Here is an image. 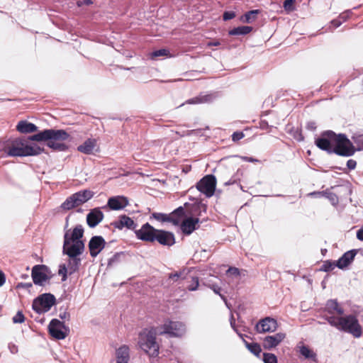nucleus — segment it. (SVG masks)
I'll return each mask as SVG.
<instances>
[{
	"instance_id": "obj_1",
	"label": "nucleus",
	"mask_w": 363,
	"mask_h": 363,
	"mask_svg": "<svg viewBox=\"0 0 363 363\" xmlns=\"http://www.w3.org/2000/svg\"><path fill=\"white\" fill-rule=\"evenodd\" d=\"M71 140L70 135L62 129H45L30 136L16 138L5 147L4 151L9 157H28L38 155L44 148L36 144L30 145V141H46V145L54 151L65 152L69 146L65 143Z\"/></svg>"
},
{
	"instance_id": "obj_2",
	"label": "nucleus",
	"mask_w": 363,
	"mask_h": 363,
	"mask_svg": "<svg viewBox=\"0 0 363 363\" xmlns=\"http://www.w3.org/2000/svg\"><path fill=\"white\" fill-rule=\"evenodd\" d=\"M315 145L328 154L335 153L342 157L352 156L356 150L344 133L336 134L333 130H325L315 140Z\"/></svg>"
},
{
	"instance_id": "obj_3",
	"label": "nucleus",
	"mask_w": 363,
	"mask_h": 363,
	"mask_svg": "<svg viewBox=\"0 0 363 363\" xmlns=\"http://www.w3.org/2000/svg\"><path fill=\"white\" fill-rule=\"evenodd\" d=\"M330 325L335 328L339 331L352 335L355 338H359L362 335V327L357 317L353 314L335 316H321Z\"/></svg>"
},
{
	"instance_id": "obj_4",
	"label": "nucleus",
	"mask_w": 363,
	"mask_h": 363,
	"mask_svg": "<svg viewBox=\"0 0 363 363\" xmlns=\"http://www.w3.org/2000/svg\"><path fill=\"white\" fill-rule=\"evenodd\" d=\"M159 331L155 328H145L139 333L138 345L141 350L150 357H156L159 354V345L156 342V336Z\"/></svg>"
},
{
	"instance_id": "obj_5",
	"label": "nucleus",
	"mask_w": 363,
	"mask_h": 363,
	"mask_svg": "<svg viewBox=\"0 0 363 363\" xmlns=\"http://www.w3.org/2000/svg\"><path fill=\"white\" fill-rule=\"evenodd\" d=\"M84 228L82 225H77L72 233L67 230L64 235V242L62 248L78 247L80 250H84V242L82 240L84 236Z\"/></svg>"
},
{
	"instance_id": "obj_6",
	"label": "nucleus",
	"mask_w": 363,
	"mask_h": 363,
	"mask_svg": "<svg viewBox=\"0 0 363 363\" xmlns=\"http://www.w3.org/2000/svg\"><path fill=\"white\" fill-rule=\"evenodd\" d=\"M55 304V296L50 293H45L34 298L32 308L37 313L42 314L48 312Z\"/></svg>"
},
{
	"instance_id": "obj_7",
	"label": "nucleus",
	"mask_w": 363,
	"mask_h": 363,
	"mask_svg": "<svg viewBox=\"0 0 363 363\" xmlns=\"http://www.w3.org/2000/svg\"><path fill=\"white\" fill-rule=\"evenodd\" d=\"M186 333V325L180 321L167 320L159 330L160 335H167L170 337H181Z\"/></svg>"
},
{
	"instance_id": "obj_8",
	"label": "nucleus",
	"mask_w": 363,
	"mask_h": 363,
	"mask_svg": "<svg viewBox=\"0 0 363 363\" xmlns=\"http://www.w3.org/2000/svg\"><path fill=\"white\" fill-rule=\"evenodd\" d=\"M62 248V253L68 256L67 267L69 269V274L71 275L77 272L81 265L82 259L79 256L84 252V250H80L78 247Z\"/></svg>"
},
{
	"instance_id": "obj_9",
	"label": "nucleus",
	"mask_w": 363,
	"mask_h": 363,
	"mask_svg": "<svg viewBox=\"0 0 363 363\" xmlns=\"http://www.w3.org/2000/svg\"><path fill=\"white\" fill-rule=\"evenodd\" d=\"M50 273V268L45 264H36L33 266L31 271V277L33 284L43 286L45 283L51 278L49 275Z\"/></svg>"
},
{
	"instance_id": "obj_10",
	"label": "nucleus",
	"mask_w": 363,
	"mask_h": 363,
	"mask_svg": "<svg viewBox=\"0 0 363 363\" xmlns=\"http://www.w3.org/2000/svg\"><path fill=\"white\" fill-rule=\"evenodd\" d=\"M196 189L206 197H211L216 187V178L213 174H207L196 184Z\"/></svg>"
},
{
	"instance_id": "obj_11",
	"label": "nucleus",
	"mask_w": 363,
	"mask_h": 363,
	"mask_svg": "<svg viewBox=\"0 0 363 363\" xmlns=\"http://www.w3.org/2000/svg\"><path fill=\"white\" fill-rule=\"evenodd\" d=\"M48 332L50 335L57 340L65 339L69 333V328L65 323L57 318H53L49 323Z\"/></svg>"
},
{
	"instance_id": "obj_12",
	"label": "nucleus",
	"mask_w": 363,
	"mask_h": 363,
	"mask_svg": "<svg viewBox=\"0 0 363 363\" xmlns=\"http://www.w3.org/2000/svg\"><path fill=\"white\" fill-rule=\"evenodd\" d=\"M277 328V320L269 316L260 319L255 325V330L258 333H274Z\"/></svg>"
},
{
	"instance_id": "obj_13",
	"label": "nucleus",
	"mask_w": 363,
	"mask_h": 363,
	"mask_svg": "<svg viewBox=\"0 0 363 363\" xmlns=\"http://www.w3.org/2000/svg\"><path fill=\"white\" fill-rule=\"evenodd\" d=\"M157 229L152 227L149 223L143 224L140 229L135 230L136 238L142 241L155 242Z\"/></svg>"
},
{
	"instance_id": "obj_14",
	"label": "nucleus",
	"mask_w": 363,
	"mask_h": 363,
	"mask_svg": "<svg viewBox=\"0 0 363 363\" xmlns=\"http://www.w3.org/2000/svg\"><path fill=\"white\" fill-rule=\"evenodd\" d=\"M106 242L101 235H94L90 239L88 247L91 257H96L103 249L105 248Z\"/></svg>"
},
{
	"instance_id": "obj_15",
	"label": "nucleus",
	"mask_w": 363,
	"mask_h": 363,
	"mask_svg": "<svg viewBox=\"0 0 363 363\" xmlns=\"http://www.w3.org/2000/svg\"><path fill=\"white\" fill-rule=\"evenodd\" d=\"M184 207L186 211V216L194 218H199L202 212H206L207 209L206 204L201 201H195L194 203L186 202Z\"/></svg>"
},
{
	"instance_id": "obj_16",
	"label": "nucleus",
	"mask_w": 363,
	"mask_h": 363,
	"mask_svg": "<svg viewBox=\"0 0 363 363\" xmlns=\"http://www.w3.org/2000/svg\"><path fill=\"white\" fill-rule=\"evenodd\" d=\"M323 311L326 313L323 315L335 316V314H337L341 316L344 314L345 310L337 299H329L326 301Z\"/></svg>"
},
{
	"instance_id": "obj_17",
	"label": "nucleus",
	"mask_w": 363,
	"mask_h": 363,
	"mask_svg": "<svg viewBox=\"0 0 363 363\" xmlns=\"http://www.w3.org/2000/svg\"><path fill=\"white\" fill-rule=\"evenodd\" d=\"M286 337L284 333H277L273 335H267L263 338L262 347L265 350H270L278 346Z\"/></svg>"
},
{
	"instance_id": "obj_18",
	"label": "nucleus",
	"mask_w": 363,
	"mask_h": 363,
	"mask_svg": "<svg viewBox=\"0 0 363 363\" xmlns=\"http://www.w3.org/2000/svg\"><path fill=\"white\" fill-rule=\"evenodd\" d=\"M129 204L128 199L124 196H114L108 199L106 206L113 211H120Z\"/></svg>"
},
{
	"instance_id": "obj_19",
	"label": "nucleus",
	"mask_w": 363,
	"mask_h": 363,
	"mask_svg": "<svg viewBox=\"0 0 363 363\" xmlns=\"http://www.w3.org/2000/svg\"><path fill=\"white\" fill-rule=\"evenodd\" d=\"M200 223L199 218H194L192 216H187L181 223L180 228L182 232L186 235H191L195 230L198 229Z\"/></svg>"
},
{
	"instance_id": "obj_20",
	"label": "nucleus",
	"mask_w": 363,
	"mask_h": 363,
	"mask_svg": "<svg viewBox=\"0 0 363 363\" xmlns=\"http://www.w3.org/2000/svg\"><path fill=\"white\" fill-rule=\"evenodd\" d=\"M115 228L122 230L126 228L129 230H135L137 227V223L129 216L123 214L118 216V219L111 223Z\"/></svg>"
},
{
	"instance_id": "obj_21",
	"label": "nucleus",
	"mask_w": 363,
	"mask_h": 363,
	"mask_svg": "<svg viewBox=\"0 0 363 363\" xmlns=\"http://www.w3.org/2000/svg\"><path fill=\"white\" fill-rule=\"evenodd\" d=\"M155 241L164 246H172L175 243V237L173 233L164 230H157Z\"/></svg>"
},
{
	"instance_id": "obj_22",
	"label": "nucleus",
	"mask_w": 363,
	"mask_h": 363,
	"mask_svg": "<svg viewBox=\"0 0 363 363\" xmlns=\"http://www.w3.org/2000/svg\"><path fill=\"white\" fill-rule=\"evenodd\" d=\"M357 252L358 250L357 249H352L345 252L336 261L337 267L340 269H344L347 268L349 265H350L352 263Z\"/></svg>"
},
{
	"instance_id": "obj_23",
	"label": "nucleus",
	"mask_w": 363,
	"mask_h": 363,
	"mask_svg": "<svg viewBox=\"0 0 363 363\" xmlns=\"http://www.w3.org/2000/svg\"><path fill=\"white\" fill-rule=\"evenodd\" d=\"M218 96L217 93H201L199 96L188 99L184 103L181 104L179 106L184 105L185 104H204V103H211L213 102Z\"/></svg>"
},
{
	"instance_id": "obj_24",
	"label": "nucleus",
	"mask_w": 363,
	"mask_h": 363,
	"mask_svg": "<svg viewBox=\"0 0 363 363\" xmlns=\"http://www.w3.org/2000/svg\"><path fill=\"white\" fill-rule=\"evenodd\" d=\"M104 213L99 208H94L86 216V223L91 228H95L104 218Z\"/></svg>"
},
{
	"instance_id": "obj_25",
	"label": "nucleus",
	"mask_w": 363,
	"mask_h": 363,
	"mask_svg": "<svg viewBox=\"0 0 363 363\" xmlns=\"http://www.w3.org/2000/svg\"><path fill=\"white\" fill-rule=\"evenodd\" d=\"M97 141L96 139L88 138L82 145L77 147V150L86 155H91L93 153Z\"/></svg>"
},
{
	"instance_id": "obj_26",
	"label": "nucleus",
	"mask_w": 363,
	"mask_h": 363,
	"mask_svg": "<svg viewBox=\"0 0 363 363\" xmlns=\"http://www.w3.org/2000/svg\"><path fill=\"white\" fill-rule=\"evenodd\" d=\"M130 349L128 346L123 345L116 351V363H128L130 359Z\"/></svg>"
},
{
	"instance_id": "obj_27",
	"label": "nucleus",
	"mask_w": 363,
	"mask_h": 363,
	"mask_svg": "<svg viewBox=\"0 0 363 363\" xmlns=\"http://www.w3.org/2000/svg\"><path fill=\"white\" fill-rule=\"evenodd\" d=\"M190 269L184 267L179 271L169 273L168 274L167 281H173L177 282L179 280H187L189 279V274L190 273Z\"/></svg>"
},
{
	"instance_id": "obj_28",
	"label": "nucleus",
	"mask_w": 363,
	"mask_h": 363,
	"mask_svg": "<svg viewBox=\"0 0 363 363\" xmlns=\"http://www.w3.org/2000/svg\"><path fill=\"white\" fill-rule=\"evenodd\" d=\"M73 195L79 206L90 200L94 196V192L89 189H83L73 194Z\"/></svg>"
},
{
	"instance_id": "obj_29",
	"label": "nucleus",
	"mask_w": 363,
	"mask_h": 363,
	"mask_svg": "<svg viewBox=\"0 0 363 363\" xmlns=\"http://www.w3.org/2000/svg\"><path fill=\"white\" fill-rule=\"evenodd\" d=\"M16 130L21 133H31L37 131L38 127L27 121H20L16 125Z\"/></svg>"
},
{
	"instance_id": "obj_30",
	"label": "nucleus",
	"mask_w": 363,
	"mask_h": 363,
	"mask_svg": "<svg viewBox=\"0 0 363 363\" xmlns=\"http://www.w3.org/2000/svg\"><path fill=\"white\" fill-rule=\"evenodd\" d=\"M152 217L158 221L172 223L174 225L179 224V218H175L174 217L171 216L170 214L153 213L152 214Z\"/></svg>"
},
{
	"instance_id": "obj_31",
	"label": "nucleus",
	"mask_w": 363,
	"mask_h": 363,
	"mask_svg": "<svg viewBox=\"0 0 363 363\" xmlns=\"http://www.w3.org/2000/svg\"><path fill=\"white\" fill-rule=\"evenodd\" d=\"M252 30V27L248 26H241L233 28L228 31L229 35H245Z\"/></svg>"
},
{
	"instance_id": "obj_32",
	"label": "nucleus",
	"mask_w": 363,
	"mask_h": 363,
	"mask_svg": "<svg viewBox=\"0 0 363 363\" xmlns=\"http://www.w3.org/2000/svg\"><path fill=\"white\" fill-rule=\"evenodd\" d=\"M79 205L73 194L67 197L66 200L61 204L60 208L65 211L71 210L74 208L78 207Z\"/></svg>"
},
{
	"instance_id": "obj_33",
	"label": "nucleus",
	"mask_w": 363,
	"mask_h": 363,
	"mask_svg": "<svg viewBox=\"0 0 363 363\" xmlns=\"http://www.w3.org/2000/svg\"><path fill=\"white\" fill-rule=\"evenodd\" d=\"M79 205L73 194L67 197L66 200L61 204L60 208L65 211L71 210L74 208L78 207Z\"/></svg>"
},
{
	"instance_id": "obj_34",
	"label": "nucleus",
	"mask_w": 363,
	"mask_h": 363,
	"mask_svg": "<svg viewBox=\"0 0 363 363\" xmlns=\"http://www.w3.org/2000/svg\"><path fill=\"white\" fill-rule=\"evenodd\" d=\"M299 352L306 359L317 361V354L306 345L301 346Z\"/></svg>"
},
{
	"instance_id": "obj_35",
	"label": "nucleus",
	"mask_w": 363,
	"mask_h": 363,
	"mask_svg": "<svg viewBox=\"0 0 363 363\" xmlns=\"http://www.w3.org/2000/svg\"><path fill=\"white\" fill-rule=\"evenodd\" d=\"M186 281L187 285L186 288L189 291H194L198 289L199 286V279L196 276H191L189 274V279L185 280Z\"/></svg>"
},
{
	"instance_id": "obj_36",
	"label": "nucleus",
	"mask_w": 363,
	"mask_h": 363,
	"mask_svg": "<svg viewBox=\"0 0 363 363\" xmlns=\"http://www.w3.org/2000/svg\"><path fill=\"white\" fill-rule=\"evenodd\" d=\"M260 12L259 9L250 10L244 14L242 17V21L247 23H251L256 20L257 15Z\"/></svg>"
},
{
	"instance_id": "obj_37",
	"label": "nucleus",
	"mask_w": 363,
	"mask_h": 363,
	"mask_svg": "<svg viewBox=\"0 0 363 363\" xmlns=\"http://www.w3.org/2000/svg\"><path fill=\"white\" fill-rule=\"evenodd\" d=\"M311 195L323 194L331 202L332 205H333V206H336L339 202L337 196L333 192H329V191L315 192H315L311 193Z\"/></svg>"
},
{
	"instance_id": "obj_38",
	"label": "nucleus",
	"mask_w": 363,
	"mask_h": 363,
	"mask_svg": "<svg viewBox=\"0 0 363 363\" xmlns=\"http://www.w3.org/2000/svg\"><path fill=\"white\" fill-rule=\"evenodd\" d=\"M288 133L298 142H301L304 140V137L302 134V130L299 128L292 127L289 130Z\"/></svg>"
},
{
	"instance_id": "obj_39",
	"label": "nucleus",
	"mask_w": 363,
	"mask_h": 363,
	"mask_svg": "<svg viewBox=\"0 0 363 363\" xmlns=\"http://www.w3.org/2000/svg\"><path fill=\"white\" fill-rule=\"evenodd\" d=\"M247 348L255 356H259L262 352L261 347L259 344L255 342L249 343L246 340L242 339Z\"/></svg>"
},
{
	"instance_id": "obj_40",
	"label": "nucleus",
	"mask_w": 363,
	"mask_h": 363,
	"mask_svg": "<svg viewBox=\"0 0 363 363\" xmlns=\"http://www.w3.org/2000/svg\"><path fill=\"white\" fill-rule=\"evenodd\" d=\"M335 267H337L336 265V261H333L330 259L325 260L323 262V264L320 269V271L328 272L334 269Z\"/></svg>"
},
{
	"instance_id": "obj_41",
	"label": "nucleus",
	"mask_w": 363,
	"mask_h": 363,
	"mask_svg": "<svg viewBox=\"0 0 363 363\" xmlns=\"http://www.w3.org/2000/svg\"><path fill=\"white\" fill-rule=\"evenodd\" d=\"M124 256L123 252H119L115 253L111 258L108 259L107 266L111 267L115 266L121 262V257Z\"/></svg>"
},
{
	"instance_id": "obj_42",
	"label": "nucleus",
	"mask_w": 363,
	"mask_h": 363,
	"mask_svg": "<svg viewBox=\"0 0 363 363\" xmlns=\"http://www.w3.org/2000/svg\"><path fill=\"white\" fill-rule=\"evenodd\" d=\"M186 215V209H185V207H184V206H179L178 208H177L176 209H174L171 213H170V216H172V217H174L175 218H179V220H180V219L182 218H183L184 216H185Z\"/></svg>"
},
{
	"instance_id": "obj_43",
	"label": "nucleus",
	"mask_w": 363,
	"mask_h": 363,
	"mask_svg": "<svg viewBox=\"0 0 363 363\" xmlns=\"http://www.w3.org/2000/svg\"><path fill=\"white\" fill-rule=\"evenodd\" d=\"M226 276L228 278H235L239 280L240 278V273L238 268L231 267L226 271Z\"/></svg>"
},
{
	"instance_id": "obj_44",
	"label": "nucleus",
	"mask_w": 363,
	"mask_h": 363,
	"mask_svg": "<svg viewBox=\"0 0 363 363\" xmlns=\"http://www.w3.org/2000/svg\"><path fill=\"white\" fill-rule=\"evenodd\" d=\"M67 274H69V269L66 264H62L59 267L58 274L62 276V281H65L67 279Z\"/></svg>"
},
{
	"instance_id": "obj_45",
	"label": "nucleus",
	"mask_w": 363,
	"mask_h": 363,
	"mask_svg": "<svg viewBox=\"0 0 363 363\" xmlns=\"http://www.w3.org/2000/svg\"><path fill=\"white\" fill-rule=\"evenodd\" d=\"M264 363H277V357L272 353H263Z\"/></svg>"
},
{
	"instance_id": "obj_46",
	"label": "nucleus",
	"mask_w": 363,
	"mask_h": 363,
	"mask_svg": "<svg viewBox=\"0 0 363 363\" xmlns=\"http://www.w3.org/2000/svg\"><path fill=\"white\" fill-rule=\"evenodd\" d=\"M209 288L212 289L215 294H218L222 300L227 304V298L224 295L221 294L220 291L222 289L218 284H210Z\"/></svg>"
},
{
	"instance_id": "obj_47",
	"label": "nucleus",
	"mask_w": 363,
	"mask_h": 363,
	"mask_svg": "<svg viewBox=\"0 0 363 363\" xmlns=\"http://www.w3.org/2000/svg\"><path fill=\"white\" fill-rule=\"evenodd\" d=\"M13 323H22L25 321V316L22 311H18L12 318Z\"/></svg>"
},
{
	"instance_id": "obj_48",
	"label": "nucleus",
	"mask_w": 363,
	"mask_h": 363,
	"mask_svg": "<svg viewBox=\"0 0 363 363\" xmlns=\"http://www.w3.org/2000/svg\"><path fill=\"white\" fill-rule=\"evenodd\" d=\"M169 51L167 49H160L156 50L152 52V57H158L162 56H167Z\"/></svg>"
},
{
	"instance_id": "obj_49",
	"label": "nucleus",
	"mask_w": 363,
	"mask_h": 363,
	"mask_svg": "<svg viewBox=\"0 0 363 363\" xmlns=\"http://www.w3.org/2000/svg\"><path fill=\"white\" fill-rule=\"evenodd\" d=\"M241 174L240 173V171L238 170L237 172L232 176V177L228 181L225 182V186L232 185L234 184H236L238 181H240V176Z\"/></svg>"
},
{
	"instance_id": "obj_50",
	"label": "nucleus",
	"mask_w": 363,
	"mask_h": 363,
	"mask_svg": "<svg viewBox=\"0 0 363 363\" xmlns=\"http://www.w3.org/2000/svg\"><path fill=\"white\" fill-rule=\"evenodd\" d=\"M245 137L244 133L242 131L234 132L232 135V140L233 142H238Z\"/></svg>"
},
{
	"instance_id": "obj_51",
	"label": "nucleus",
	"mask_w": 363,
	"mask_h": 363,
	"mask_svg": "<svg viewBox=\"0 0 363 363\" xmlns=\"http://www.w3.org/2000/svg\"><path fill=\"white\" fill-rule=\"evenodd\" d=\"M235 17V13L232 11H225L223 14V19L225 21L231 20V19L234 18Z\"/></svg>"
},
{
	"instance_id": "obj_52",
	"label": "nucleus",
	"mask_w": 363,
	"mask_h": 363,
	"mask_svg": "<svg viewBox=\"0 0 363 363\" xmlns=\"http://www.w3.org/2000/svg\"><path fill=\"white\" fill-rule=\"evenodd\" d=\"M295 2V0H285L284 1L283 6L286 11H292L294 10L293 4Z\"/></svg>"
},
{
	"instance_id": "obj_53",
	"label": "nucleus",
	"mask_w": 363,
	"mask_h": 363,
	"mask_svg": "<svg viewBox=\"0 0 363 363\" xmlns=\"http://www.w3.org/2000/svg\"><path fill=\"white\" fill-rule=\"evenodd\" d=\"M306 128L311 131H315L317 128L316 123L314 121H308L306 125Z\"/></svg>"
},
{
	"instance_id": "obj_54",
	"label": "nucleus",
	"mask_w": 363,
	"mask_h": 363,
	"mask_svg": "<svg viewBox=\"0 0 363 363\" xmlns=\"http://www.w3.org/2000/svg\"><path fill=\"white\" fill-rule=\"evenodd\" d=\"M33 286V284L30 283V282H28V283H23V282H21V283H18L17 284V288L18 289H29L30 288H31Z\"/></svg>"
},
{
	"instance_id": "obj_55",
	"label": "nucleus",
	"mask_w": 363,
	"mask_h": 363,
	"mask_svg": "<svg viewBox=\"0 0 363 363\" xmlns=\"http://www.w3.org/2000/svg\"><path fill=\"white\" fill-rule=\"evenodd\" d=\"M357 166V162L352 159L347 160V167L349 169L352 170L354 169Z\"/></svg>"
},
{
	"instance_id": "obj_56",
	"label": "nucleus",
	"mask_w": 363,
	"mask_h": 363,
	"mask_svg": "<svg viewBox=\"0 0 363 363\" xmlns=\"http://www.w3.org/2000/svg\"><path fill=\"white\" fill-rule=\"evenodd\" d=\"M199 130H187L186 132H183L182 133H180L179 132H177V134L179 135L180 137H184L185 135H191L194 133H196L197 131H199Z\"/></svg>"
},
{
	"instance_id": "obj_57",
	"label": "nucleus",
	"mask_w": 363,
	"mask_h": 363,
	"mask_svg": "<svg viewBox=\"0 0 363 363\" xmlns=\"http://www.w3.org/2000/svg\"><path fill=\"white\" fill-rule=\"evenodd\" d=\"M9 349L12 354H16L18 352V346L13 343L9 344Z\"/></svg>"
},
{
	"instance_id": "obj_58",
	"label": "nucleus",
	"mask_w": 363,
	"mask_h": 363,
	"mask_svg": "<svg viewBox=\"0 0 363 363\" xmlns=\"http://www.w3.org/2000/svg\"><path fill=\"white\" fill-rule=\"evenodd\" d=\"M59 317L64 320V319H69L70 314L65 310L63 312H60L59 314Z\"/></svg>"
},
{
	"instance_id": "obj_59",
	"label": "nucleus",
	"mask_w": 363,
	"mask_h": 363,
	"mask_svg": "<svg viewBox=\"0 0 363 363\" xmlns=\"http://www.w3.org/2000/svg\"><path fill=\"white\" fill-rule=\"evenodd\" d=\"M93 4L91 0H82L77 2L78 6H82L84 5L89 6Z\"/></svg>"
},
{
	"instance_id": "obj_60",
	"label": "nucleus",
	"mask_w": 363,
	"mask_h": 363,
	"mask_svg": "<svg viewBox=\"0 0 363 363\" xmlns=\"http://www.w3.org/2000/svg\"><path fill=\"white\" fill-rule=\"evenodd\" d=\"M342 23V21L338 18L336 19H333L331 21V24L336 28H338L341 24Z\"/></svg>"
},
{
	"instance_id": "obj_61",
	"label": "nucleus",
	"mask_w": 363,
	"mask_h": 363,
	"mask_svg": "<svg viewBox=\"0 0 363 363\" xmlns=\"http://www.w3.org/2000/svg\"><path fill=\"white\" fill-rule=\"evenodd\" d=\"M357 238L360 241H363V226L357 230Z\"/></svg>"
},
{
	"instance_id": "obj_62",
	"label": "nucleus",
	"mask_w": 363,
	"mask_h": 363,
	"mask_svg": "<svg viewBox=\"0 0 363 363\" xmlns=\"http://www.w3.org/2000/svg\"><path fill=\"white\" fill-rule=\"evenodd\" d=\"M241 158L243 161L249 162H255L258 161L257 159L251 157L243 156V157H241Z\"/></svg>"
},
{
	"instance_id": "obj_63",
	"label": "nucleus",
	"mask_w": 363,
	"mask_h": 363,
	"mask_svg": "<svg viewBox=\"0 0 363 363\" xmlns=\"http://www.w3.org/2000/svg\"><path fill=\"white\" fill-rule=\"evenodd\" d=\"M260 128L267 129L269 127L268 122L265 120H262L259 123Z\"/></svg>"
},
{
	"instance_id": "obj_64",
	"label": "nucleus",
	"mask_w": 363,
	"mask_h": 363,
	"mask_svg": "<svg viewBox=\"0 0 363 363\" xmlns=\"http://www.w3.org/2000/svg\"><path fill=\"white\" fill-rule=\"evenodd\" d=\"M349 17V14L347 13H341L340 16H339V18L343 22L346 21L347 19Z\"/></svg>"
}]
</instances>
